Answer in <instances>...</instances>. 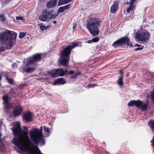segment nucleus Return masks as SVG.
Segmentation results:
<instances>
[{"label":"nucleus","mask_w":154,"mask_h":154,"mask_svg":"<svg viewBox=\"0 0 154 154\" xmlns=\"http://www.w3.org/2000/svg\"><path fill=\"white\" fill-rule=\"evenodd\" d=\"M149 125L150 127L154 131V123L152 121H150L149 122ZM152 142V145L154 147V136L153 138L151 141Z\"/></svg>","instance_id":"17"},{"label":"nucleus","mask_w":154,"mask_h":154,"mask_svg":"<svg viewBox=\"0 0 154 154\" xmlns=\"http://www.w3.org/2000/svg\"><path fill=\"white\" fill-rule=\"evenodd\" d=\"M16 18L17 20H21L22 21L24 20V19L23 18V17L20 15H19L18 16H16Z\"/></svg>","instance_id":"26"},{"label":"nucleus","mask_w":154,"mask_h":154,"mask_svg":"<svg viewBox=\"0 0 154 154\" xmlns=\"http://www.w3.org/2000/svg\"><path fill=\"white\" fill-rule=\"evenodd\" d=\"M3 99L4 101V104H5V109L6 113L8 115L10 114L13 109L12 105L8 102L9 97L7 95H5L3 97Z\"/></svg>","instance_id":"10"},{"label":"nucleus","mask_w":154,"mask_h":154,"mask_svg":"<svg viewBox=\"0 0 154 154\" xmlns=\"http://www.w3.org/2000/svg\"><path fill=\"white\" fill-rule=\"evenodd\" d=\"M136 46H139V45L138 44H136Z\"/></svg>","instance_id":"45"},{"label":"nucleus","mask_w":154,"mask_h":154,"mask_svg":"<svg viewBox=\"0 0 154 154\" xmlns=\"http://www.w3.org/2000/svg\"><path fill=\"white\" fill-rule=\"evenodd\" d=\"M64 10L63 9V8L62 7H60L59 8V10L58 11V12L59 13L58 14L60 13L63 12L64 11Z\"/></svg>","instance_id":"27"},{"label":"nucleus","mask_w":154,"mask_h":154,"mask_svg":"<svg viewBox=\"0 0 154 154\" xmlns=\"http://www.w3.org/2000/svg\"><path fill=\"white\" fill-rule=\"evenodd\" d=\"M130 40L127 37H123L115 42L112 45L114 47H119L123 44H126L127 46H130V47H132L131 44L129 45Z\"/></svg>","instance_id":"7"},{"label":"nucleus","mask_w":154,"mask_h":154,"mask_svg":"<svg viewBox=\"0 0 154 154\" xmlns=\"http://www.w3.org/2000/svg\"><path fill=\"white\" fill-rule=\"evenodd\" d=\"M14 109L13 113L16 116L19 115L22 111V108L20 106L14 107Z\"/></svg>","instance_id":"12"},{"label":"nucleus","mask_w":154,"mask_h":154,"mask_svg":"<svg viewBox=\"0 0 154 154\" xmlns=\"http://www.w3.org/2000/svg\"><path fill=\"white\" fill-rule=\"evenodd\" d=\"M41 54H36L33 55L32 57L27 58V63L25 66L31 64L34 62L39 61L41 58Z\"/></svg>","instance_id":"11"},{"label":"nucleus","mask_w":154,"mask_h":154,"mask_svg":"<svg viewBox=\"0 0 154 154\" xmlns=\"http://www.w3.org/2000/svg\"><path fill=\"white\" fill-rule=\"evenodd\" d=\"M120 74L121 75V76H122V77L123 78V72L122 70H121L120 71Z\"/></svg>","instance_id":"37"},{"label":"nucleus","mask_w":154,"mask_h":154,"mask_svg":"<svg viewBox=\"0 0 154 154\" xmlns=\"http://www.w3.org/2000/svg\"><path fill=\"white\" fill-rule=\"evenodd\" d=\"M29 135L32 140L36 145L40 143L41 145L45 144V140L43 138V135L42 133V127H41L40 130L37 128H35L32 130H30Z\"/></svg>","instance_id":"3"},{"label":"nucleus","mask_w":154,"mask_h":154,"mask_svg":"<svg viewBox=\"0 0 154 154\" xmlns=\"http://www.w3.org/2000/svg\"><path fill=\"white\" fill-rule=\"evenodd\" d=\"M76 24H75V23H74L73 24V26L72 27L73 28V29L75 28L76 27Z\"/></svg>","instance_id":"41"},{"label":"nucleus","mask_w":154,"mask_h":154,"mask_svg":"<svg viewBox=\"0 0 154 154\" xmlns=\"http://www.w3.org/2000/svg\"><path fill=\"white\" fill-rule=\"evenodd\" d=\"M62 7L63 8V9L65 10L66 9H68L69 8V5L68 4Z\"/></svg>","instance_id":"29"},{"label":"nucleus","mask_w":154,"mask_h":154,"mask_svg":"<svg viewBox=\"0 0 154 154\" xmlns=\"http://www.w3.org/2000/svg\"><path fill=\"white\" fill-rule=\"evenodd\" d=\"M150 35L149 32L146 31L140 32L135 34L137 39L139 40L143 41L148 40L149 38Z\"/></svg>","instance_id":"8"},{"label":"nucleus","mask_w":154,"mask_h":154,"mask_svg":"<svg viewBox=\"0 0 154 154\" xmlns=\"http://www.w3.org/2000/svg\"><path fill=\"white\" fill-rule=\"evenodd\" d=\"M51 26L50 25H48L47 26L42 25L40 26V27L41 30H43L46 29L48 28L51 27Z\"/></svg>","instance_id":"21"},{"label":"nucleus","mask_w":154,"mask_h":154,"mask_svg":"<svg viewBox=\"0 0 154 154\" xmlns=\"http://www.w3.org/2000/svg\"><path fill=\"white\" fill-rule=\"evenodd\" d=\"M131 10V9L130 7L127 8V12L129 13Z\"/></svg>","instance_id":"36"},{"label":"nucleus","mask_w":154,"mask_h":154,"mask_svg":"<svg viewBox=\"0 0 154 154\" xmlns=\"http://www.w3.org/2000/svg\"><path fill=\"white\" fill-rule=\"evenodd\" d=\"M71 0H60L59 1V3L60 4H64L70 2Z\"/></svg>","instance_id":"20"},{"label":"nucleus","mask_w":154,"mask_h":154,"mask_svg":"<svg viewBox=\"0 0 154 154\" xmlns=\"http://www.w3.org/2000/svg\"><path fill=\"white\" fill-rule=\"evenodd\" d=\"M17 36L16 33L8 30L1 32L0 34V52L9 49L12 46L13 41L15 40Z\"/></svg>","instance_id":"1"},{"label":"nucleus","mask_w":154,"mask_h":154,"mask_svg":"<svg viewBox=\"0 0 154 154\" xmlns=\"http://www.w3.org/2000/svg\"><path fill=\"white\" fill-rule=\"evenodd\" d=\"M96 1H97V0H92V1L93 2H96Z\"/></svg>","instance_id":"43"},{"label":"nucleus","mask_w":154,"mask_h":154,"mask_svg":"<svg viewBox=\"0 0 154 154\" xmlns=\"http://www.w3.org/2000/svg\"><path fill=\"white\" fill-rule=\"evenodd\" d=\"M99 39L98 37H96L92 39L93 42H97L99 41Z\"/></svg>","instance_id":"25"},{"label":"nucleus","mask_w":154,"mask_h":154,"mask_svg":"<svg viewBox=\"0 0 154 154\" xmlns=\"http://www.w3.org/2000/svg\"><path fill=\"white\" fill-rule=\"evenodd\" d=\"M119 2L116 1L114 2L111 8L110 12L112 13H114L118 9Z\"/></svg>","instance_id":"14"},{"label":"nucleus","mask_w":154,"mask_h":154,"mask_svg":"<svg viewBox=\"0 0 154 154\" xmlns=\"http://www.w3.org/2000/svg\"><path fill=\"white\" fill-rule=\"evenodd\" d=\"M62 7L63 8V9L65 10L66 9H68L69 8V5L68 4Z\"/></svg>","instance_id":"30"},{"label":"nucleus","mask_w":154,"mask_h":154,"mask_svg":"<svg viewBox=\"0 0 154 154\" xmlns=\"http://www.w3.org/2000/svg\"><path fill=\"white\" fill-rule=\"evenodd\" d=\"M23 120L26 121H31L32 120V114L30 112L26 113L23 115Z\"/></svg>","instance_id":"13"},{"label":"nucleus","mask_w":154,"mask_h":154,"mask_svg":"<svg viewBox=\"0 0 154 154\" xmlns=\"http://www.w3.org/2000/svg\"><path fill=\"white\" fill-rule=\"evenodd\" d=\"M58 14L56 13L54 11H49L46 10H44L42 14L39 17V20L42 21H44L49 19L55 18L57 15Z\"/></svg>","instance_id":"5"},{"label":"nucleus","mask_w":154,"mask_h":154,"mask_svg":"<svg viewBox=\"0 0 154 154\" xmlns=\"http://www.w3.org/2000/svg\"><path fill=\"white\" fill-rule=\"evenodd\" d=\"M26 34V33L25 32H21L20 33L19 37L20 38H22Z\"/></svg>","instance_id":"24"},{"label":"nucleus","mask_w":154,"mask_h":154,"mask_svg":"<svg viewBox=\"0 0 154 154\" xmlns=\"http://www.w3.org/2000/svg\"><path fill=\"white\" fill-rule=\"evenodd\" d=\"M44 130L45 132H47L48 134H49V129L46 126H44Z\"/></svg>","instance_id":"28"},{"label":"nucleus","mask_w":154,"mask_h":154,"mask_svg":"<svg viewBox=\"0 0 154 154\" xmlns=\"http://www.w3.org/2000/svg\"><path fill=\"white\" fill-rule=\"evenodd\" d=\"M96 84H90L88 85V86L89 87L91 88L94 85H95Z\"/></svg>","instance_id":"35"},{"label":"nucleus","mask_w":154,"mask_h":154,"mask_svg":"<svg viewBox=\"0 0 154 154\" xmlns=\"http://www.w3.org/2000/svg\"><path fill=\"white\" fill-rule=\"evenodd\" d=\"M151 95L152 100H154V91L151 92Z\"/></svg>","instance_id":"32"},{"label":"nucleus","mask_w":154,"mask_h":154,"mask_svg":"<svg viewBox=\"0 0 154 154\" xmlns=\"http://www.w3.org/2000/svg\"><path fill=\"white\" fill-rule=\"evenodd\" d=\"M57 1L55 0H51L47 3V7L48 8H51L56 5Z\"/></svg>","instance_id":"16"},{"label":"nucleus","mask_w":154,"mask_h":154,"mask_svg":"<svg viewBox=\"0 0 154 154\" xmlns=\"http://www.w3.org/2000/svg\"><path fill=\"white\" fill-rule=\"evenodd\" d=\"M92 42H92V39L89 40L87 42H86V43H91Z\"/></svg>","instance_id":"39"},{"label":"nucleus","mask_w":154,"mask_h":154,"mask_svg":"<svg viewBox=\"0 0 154 154\" xmlns=\"http://www.w3.org/2000/svg\"><path fill=\"white\" fill-rule=\"evenodd\" d=\"M100 20L94 17H89L87 20L86 26L93 35H95L99 33L98 26L99 25Z\"/></svg>","instance_id":"4"},{"label":"nucleus","mask_w":154,"mask_h":154,"mask_svg":"<svg viewBox=\"0 0 154 154\" xmlns=\"http://www.w3.org/2000/svg\"><path fill=\"white\" fill-rule=\"evenodd\" d=\"M5 15L4 14H2L0 15V20L3 21L5 20Z\"/></svg>","instance_id":"23"},{"label":"nucleus","mask_w":154,"mask_h":154,"mask_svg":"<svg viewBox=\"0 0 154 154\" xmlns=\"http://www.w3.org/2000/svg\"><path fill=\"white\" fill-rule=\"evenodd\" d=\"M135 0H130V4H133V3L135 2Z\"/></svg>","instance_id":"33"},{"label":"nucleus","mask_w":154,"mask_h":154,"mask_svg":"<svg viewBox=\"0 0 154 154\" xmlns=\"http://www.w3.org/2000/svg\"><path fill=\"white\" fill-rule=\"evenodd\" d=\"M35 67H28L24 69V70L27 73H30L34 70Z\"/></svg>","instance_id":"18"},{"label":"nucleus","mask_w":154,"mask_h":154,"mask_svg":"<svg viewBox=\"0 0 154 154\" xmlns=\"http://www.w3.org/2000/svg\"><path fill=\"white\" fill-rule=\"evenodd\" d=\"M130 7L131 9V10H133L135 8V7L133 4H130Z\"/></svg>","instance_id":"31"},{"label":"nucleus","mask_w":154,"mask_h":154,"mask_svg":"<svg viewBox=\"0 0 154 154\" xmlns=\"http://www.w3.org/2000/svg\"><path fill=\"white\" fill-rule=\"evenodd\" d=\"M1 75H0V81L1 80Z\"/></svg>","instance_id":"46"},{"label":"nucleus","mask_w":154,"mask_h":154,"mask_svg":"<svg viewBox=\"0 0 154 154\" xmlns=\"http://www.w3.org/2000/svg\"><path fill=\"white\" fill-rule=\"evenodd\" d=\"M74 71H70L69 72H68V73H69L70 74H72L74 73Z\"/></svg>","instance_id":"38"},{"label":"nucleus","mask_w":154,"mask_h":154,"mask_svg":"<svg viewBox=\"0 0 154 154\" xmlns=\"http://www.w3.org/2000/svg\"><path fill=\"white\" fill-rule=\"evenodd\" d=\"M6 79L8 81V82L10 84H12L14 82L13 79L12 78H9L8 77H7L6 78Z\"/></svg>","instance_id":"22"},{"label":"nucleus","mask_w":154,"mask_h":154,"mask_svg":"<svg viewBox=\"0 0 154 154\" xmlns=\"http://www.w3.org/2000/svg\"><path fill=\"white\" fill-rule=\"evenodd\" d=\"M143 49V47L140 48H135V50H141V49Z\"/></svg>","instance_id":"40"},{"label":"nucleus","mask_w":154,"mask_h":154,"mask_svg":"<svg viewBox=\"0 0 154 154\" xmlns=\"http://www.w3.org/2000/svg\"><path fill=\"white\" fill-rule=\"evenodd\" d=\"M129 3H130V2H126V4L127 5H128V4H129Z\"/></svg>","instance_id":"44"},{"label":"nucleus","mask_w":154,"mask_h":154,"mask_svg":"<svg viewBox=\"0 0 154 154\" xmlns=\"http://www.w3.org/2000/svg\"><path fill=\"white\" fill-rule=\"evenodd\" d=\"M78 74V73L75 74L74 75H73L72 77V78L74 79H75Z\"/></svg>","instance_id":"34"},{"label":"nucleus","mask_w":154,"mask_h":154,"mask_svg":"<svg viewBox=\"0 0 154 154\" xmlns=\"http://www.w3.org/2000/svg\"><path fill=\"white\" fill-rule=\"evenodd\" d=\"M53 22L55 24L56 23V21H54Z\"/></svg>","instance_id":"42"},{"label":"nucleus","mask_w":154,"mask_h":154,"mask_svg":"<svg viewBox=\"0 0 154 154\" xmlns=\"http://www.w3.org/2000/svg\"><path fill=\"white\" fill-rule=\"evenodd\" d=\"M66 82L65 79L63 78H61L57 79L53 83L54 85L57 84H63Z\"/></svg>","instance_id":"15"},{"label":"nucleus","mask_w":154,"mask_h":154,"mask_svg":"<svg viewBox=\"0 0 154 154\" xmlns=\"http://www.w3.org/2000/svg\"><path fill=\"white\" fill-rule=\"evenodd\" d=\"M48 72L53 77H57L59 75L63 76L65 74H68V72L67 70H66L64 71L62 69H59L53 71H48Z\"/></svg>","instance_id":"9"},{"label":"nucleus","mask_w":154,"mask_h":154,"mask_svg":"<svg viewBox=\"0 0 154 154\" xmlns=\"http://www.w3.org/2000/svg\"><path fill=\"white\" fill-rule=\"evenodd\" d=\"M78 45L77 43H72L65 48L61 52L60 57V63L63 66H66L68 64L72 49L77 47Z\"/></svg>","instance_id":"2"},{"label":"nucleus","mask_w":154,"mask_h":154,"mask_svg":"<svg viewBox=\"0 0 154 154\" xmlns=\"http://www.w3.org/2000/svg\"><path fill=\"white\" fill-rule=\"evenodd\" d=\"M123 78L122 76H120L118 80L117 81V82L118 85L119 86H122L123 85V83L122 82Z\"/></svg>","instance_id":"19"},{"label":"nucleus","mask_w":154,"mask_h":154,"mask_svg":"<svg viewBox=\"0 0 154 154\" xmlns=\"http://www.w3.org/2000/svg\"><path fill=\"white\" fill-rule=\"evenodd\" d=\"M128 105L129 106H132L134 105L142 111L146 110L147 108V104L143 103L139 100H131L128 103Z\"/></svg>","instance_id":"6"}]
</instances>
